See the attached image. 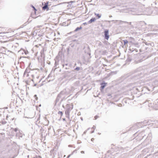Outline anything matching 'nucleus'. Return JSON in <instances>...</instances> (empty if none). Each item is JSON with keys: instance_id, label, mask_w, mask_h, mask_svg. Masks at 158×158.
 I'll return each instance as SVG.
<instances>
[{"instance_id": "09e8293b", "label": "nucleus", "mask_w": 158, "mask_h": 158, "mask_svg": "<svg viewBox=\"0 0 158 158\" xmlns=\"http://www.w3.org/2000/svg\"><path fill=\"white\" fill-rule=\"evenodd\" d=\"M72 2H68V3L69 4L70 3H72Z\"/></svg>"}, {"instance_id": "c9c22d12", "label": "nucleus", "mask_w": 158, "mask_h": 158, "mask_svg": "<svg viewBox=\"0 0 158 158\" xmlns=\"http://www.w3.org/2000/svg\"><path fill=\"white\" fill-rule=\"evenodd\" d=\"M88 24V23H87L86 22H85V23H83V24L84 25H86Z\"/></svg>"}, {"instance_id": "7ed1b4c3", "label": "nucleus", "mask_w": 158, "mask_h": 158, "mask_svg": "<svg viewBox=\"0 0 158 158\" xmlns=\"http://www.w3.org/2000/svg\"><path fill=\"white\" fill-rule=\"evenodd\" d=\"M104 37L105 40H108L110 37L109 35V30L107 29H105L104 31Z\"/></svg>"}, {"instance_id": "13d9d810", "label": "nucleus", "mask_w": 158, "mask_h": 158, "mask_svg": "<svg viewBox=\"0 0 158 158\" xmlns=\"http://www.w3.org/2000/svg\"><path fill=\"white\" fill-rule=\"evenodd\" d=\"M120 105H121V104H119V105H118V106H120Z\"/></svg>"}, {"instance_id": "a18cd8bd", "label": "nucleus", "mask_w": 158, "mask_h": 158, "mask_svg": "<svg viewBox=\"0 0 158 158\" xmlns=\"http://www.w3.org/2000/svg\"><path fill=\"white\" fill-rule=\"evenodd\" d=\"M31 76H32V78H34V75H33V74H32V75H31Z\"/></svg>"}, {"instance_id": "473e14b6", "label": "nucleus", "mask_w": 158, "mask_h": 158, "mask_svg": "<svg viewBox=\"0 0 158 158\" xmlns=\"http://www.w3.org/2000/svg\"><path fill=\"white\" fill-rule=\"evenodd\" d=\"M6 123V121H2V123L3 124H5Z\"/></svg>"}, {"instance_id": "4be33fe9", "label": "nucleus", "mask_w": 158, "mask_h": 158, "mask_svg": "<svg viewBox=\"0 0 158 158\" xmlns=\"http://www.w3.org/2000/svg\"><path fill=\"white\" fill-rule=\"evenodd\" d=\"M144 43L146 45H151V46H152L151 44L150 43L147 42H144Z\"/></svg>"}, {"instance_id": "f03ea898", "label": "nucleus", "mask_w": 158, "mask_h": 158, "mask_svg": "<svg viewBox=\"0 0 158 158\" xmlns=\"http://www.w3.org/2000/svg\"><path fill=\"white\" fill-rule=\"evenodd\" d=\"M111 21H114V23L117 24V25H122L124 24L125 25V26H127L128 25H131V22H128L127 21H123L122 20H112ZM109 22H110V21H109Z\"/></svg>"}, {"instance_id": "1a4fd4ad", "label": "nucleus", "mask_w": 158, "mask_h": 158, "mask_svg": "<svg viewBox=\"0 0 158 158\" xmlns=\"http://www.w3.org/2000/svg\"><path fill=\"white\" fill-rule=\"evenodd\" d=\"M66 106V110H68L70 111L71 110L73 109V105H71L70 104H67Z\"/></svg>"}, {"instance_id": "f3484780", "label": "nucleus", "mask_w": 158, "mask_h": 158, "mask_svg": "<svg viewBox=\"0 0 158 158\" xmlns=\"http://www.w3.org/2000/svg\"><path fill=\"white\" fill-rule=\"evenodd\" d=\"M50 152L51 155L53 154V155H54L56 154V152H54V149L51 150Z\"/></svg>"}, {"instance_id": "3c124183", "label": "nucleus", "mask_w": 158, "mask_h": 158, "mask_svg": "<svg viewBox=\"0 0 158 158\" xmlns=\"http://www.w3.org/2000/svg\"><path fill=\"white\" fill-rule=\"evenodd\" d=\"M86 132V131H85L84 132V134H85Z\"/></svg>"}, {"instance_id": "37998d69", "label": "nucleus", "mask_w": 158, "mask_h": 158, "mask_svg": "<svg viewBox=\"0 0 158 158\" xmlns=\"http://www.w3.org/2000/svg\"><path fill=\"white\" fill-rule=\"evenodd\" d=\"M27 58V57L22 56V57H21L20 59H21V58Z\"/></svg>"}, {"instance_id": "423d86ee", "label": "nucleus", "mask_w": 158, "mask_h": 158, "mask_svg": "<svg viewBox=\"0 0 158 158\" xmlns=\"http://www.w3.org/2000/svg\"><path fill=\"white\" fill-rule=\"evenodd\" d=\"M84 49H85V53H87L89 56L90 55V51L89 46L87 45L85 47Z\"/></svg>"}, {"instance_id": "c85d7f7f", "label": "nucleus", "mask_w": 158, "mask_h": 158, "mask_svg": "<svg viewBox=\"0 0 158 158\" xmlns=\"http://www.w3.org/2000/svg\"><path fill=\"white\" fill-rule=\"evenodd\" d=\"M44 53V48H43L42 50L40 51V53L41 55L43 54Z\"/></svg>"}, {"instance_id": "864d4df0", "label": "nucleus", "mask_w": 158, "mask_h": 158, "mask_svg": "<svg viewBox=\"0 0 158 158\" xmlns=\"http://www.w3.org/2000/svg\"><path fill=\"white\" fill-rule=\"evenodd\" d=\"M81 118V119L82 120H83V118Z\"/></svg>"}, {"instance_id": "8fccbe9b", "label": "nucleus", "mask_w": 158, "mask_h": 158, "mask_svg": "<svg viewBox=\"0 0 158 158\" xmlns=\"http://www.w3.org/2000/svg\"><path fill=\"white\" fill-rule=\"evenodd\" d=\"M109 17H112V16L111 15H109Z\"/></svg>"}, {"instance_id": "412c9836", "label": "nucleus", "mask_w": 158, "mask_h": 158, "mask_svg": "<svg viewBox=\"0 0 158 158\" xmlns=\"http://www.w3.org/2000/svg\"><path fill=\"white\" fill-rule=\"evenodd\" d=\"M17 135H18L20 137H22L23 135V134L21 132H19L18 134H17Z\"/></svg>"}, {"instance_id": "f8f14e48", "label": "nucleus", "mask_w": 158, "mask_h": 158, "mask_svg": "<svg viewBox=\"0 0 158 158\" xmlns=\"http://www.w3.org/2000/svg\"><path fill=\"white\" fill-rule=\"evenodd\" d=\"M96 19L95 18H92L89 20L88 22V24H90L94 22Z\"/></svg>"}, {"instance_id": "6ab92c4d", "label": "nucleus", "mask_w": 158, "mask_h": 158, "mask_svg": "<svg viewBox=\"0 0 158 158\" xmlns=\"http://www.w3.org/2000/svg\"><path fill=\"white\" fill-rule=\"evenodd\" d=\"M61 98V99L59 103L58 104V105L59 106L61 104L62 102L65 99V97H63V98Z\"/></svg>"}, {"instance_id": "393cba45", "label": "nucleus", "mask_w": 158, "mask_h": 158, "mask_svg": "<svg viewBox=\"0 0 158 158\" xmlns=\"http://www.w3.org/2000/svg\"><path fill=\"white\" fill-rule=\"evenodd\" d=\"M31 7L33 8V10L35 11H37V10L35 9V7L33 5H31Z\"/></svg>"}, {"instance_id": "b1692460", "label": "nucleus", "mask_w": 158, "mask_h": 158, "mask_svg": "<svg viewBox=\"0 0 158 158\" xmlns=\"http://www.w3.org/2000/svg\"><path fill=\"white\" fill-rule=\"evenodd\" d=\"M155 105L157 106L156 109H158V99L156 100V102H155Z\"/></svg>"}, {"instance_id": "7c9ffc66", "label": "nucleus", "mask_w": 158, "mask_h": 158, "mask_svg": "<svg viewBox=\"0 0 158 158\" xmlns=\"http://www.w3.org/2000/svg\"><path fill=\"white\" fill-rule=\"evenodd\" d=\"M99 117V116L98 115H96L94 116V118H95V119L96 120Z\"/></svg>"}, {"instance_id": "603ef678", "label": "nucleus", "mask_w": 158, "mask_h": 158, "mask_svg": "<svg viewBox=\"0 0 158 158\" xmlns=\"http://www.w3.org/2000/svg\"><path fill=\"white\" fill-rule=\"evenodd\" d=\"M56 64V61H55V65Z\"/></svg>"}, {"instance_id": "0eeeda50", "label": "nucleus", "mask_w": 158, "mask_h": 158, "mask_svg": "<svg viewBox=\"0 0 158 158\" xmlns=\"http://www.w3.org/2000/svg\"><path fill=\"white\" fill-rule=\"evenodd\" d=\"M152 122V121L150 120H144L142 123H143V124L144 125V126H146L147 125H151Z\"/></svg>"}, {"instance_id": "a211bd4d", "label": "nucleus", "mask_w": 158, "mask_h": 158, "mask_svg": "<svg viewBox=\"0 0 158 158\" xmlns=\"http://www.w3.org/2000/svg\"><path fill=\"white\" fill-rule=\"evenodd\" d=\"M82 27L81 26H80V27H77L74 30L75 32H77L79 30H81L82 29Z\"/></svg>"}, {"instance_id": "a19ab883", "label": "nucleus", "mask_w": 158, "mask_h": 158, "mask_svg": "<svg viewBox=\"0 0 158 158\" xmlns=\"http://www.w3.org/2000/svg\"><path fill=\"white\" fill-rule=\"evenodd\" d=\"M94 140V138H92L91 139V141H93Z\"/></svg>"}, {"instance_id": "c03bdc74", "label": "nucleus", "mask_w": 158, "mask_h": 158, "mask_svg": "<svg viewBox=\"0 0 158 158\" xmlns=\"http://www.w3.org/2000/svg\"><path fill=\"white\" fill-rule=\"evenodd\" d=\"M94 130H93V131H91V133H94Z\"/></svg>"}, {"instance_id": "052dcab7", "label": "nucleus", "mask_w": 158, "mask_h": 158, "mask_svg": "<svg viewBox=\"0 0 158 158\" xmlns=\"http://www.w3.org/2000/svg\"><path fill=\"white\" fill-rule=\"evenodd\" d=\"M156 27L158 28V25L157 26H156Z\"/></svg>"}, {"instance_id": "dca6fc26", "label": "nucleus", "mask_w": 158, "mask_h": 158, "mask_svg": "<svg viewBox=\"0 0 158 158\" xmlns=\"http://www.w3.org/2000/svg\"><path fill=\"white\" fill-rule=\"evenodd\" d=\"M94 15L97 16V19H98L100 18L102 16L101 14H99L98 13L97 14L95 13H94Z\"/></svg>"}, {"instance_id": "2eb2a0df", "label": "nucleus", "mask_w": 158, "mask_h": 158, "mask_svg": "<svg viewBox=\"0 0 158 158\" xmlns=\"http://www.w3.org/2000/svg\"><path fill=\"white\" fill-rule=\"evenodd\" d=\"M61 98L60 96L59 95H58V94L55 100V104H56L59 101V100Z\"/></svg>"}, {"instance_id": "e433bc0d", "label": "nucleus", "mask_w": 158, "mask_h": 158, "mask_svg": "<svg viewBox=\"0 0 158 158\" xmlns=\"http://www.w3.org/2000/svg\"><path fill=\"white\" fill-rule=\"evenodd\" d=\"M95 128H96L95 126H93V127H92L91 129H95Z\"/></svg>"}, {"instance_id": "5701e85b", "label": "nucleus", "mask_w": 158, "mask_h": 158, "mask_svg": "<svg viewBox=\"0 0 158 158\" xmlns=\"http://www.w3.org/2000/svg\"><path fill=\"white\" fill-rule=\"evenodd\" d=\"M123 41L124 42V45H125L126 44H127V43H128V41L126 40H124Z\"/></svg>"}, {"instance_id": "a878e982", "label": "nucleus", "mask_w": 158, "mask_h": 158, "mask_svg": "<svg viewBox=\"0 0 158 158\" xmlns=\"http://www.w3.org/2000/svg\"><path fill=\"white\" fill-rule=\"evenodd\" d=\"M58 114H60L61 115V116H62L63 114V113L62 111H59L58 112Z\"/></svg>"}, {"instance_id": "ddd939ff", "label": "nucleus", "mask_w": 158, "mask_h": 158, "mask_svg": "<svg viewBox=\"0 0 158 158\" xmlns=\"http://www.w3.org/2000/svg\"><path fill=\"white\" fill-rule=\"evenodd\" d=\"M30 71L31 70L27 68L24 72L23 76L25 77L27 73H30Z\"/></svg>"}, {"instance_id": "5fc2aeb1", "label": "nucleus", "mask_w": 158, "mask_h": 158, "mask_svg": "<svg viewBox=\"0 0 158 158\" xmlns=\"http://www.w3.org/2000/svg\"><path fill=\"white\" fill-rule=\"evenodd\" d=\"M76 150H74L73 151V152H75Z\"/></svg>"}, {"instance_id": "9d476101", "label": "nucleus", "mask_w": 158, "mask_h": 158, "mask_svg": "<svg viewBox=\"0 0 158 158\" xmlns=\"http://www.w3.org/2000/svg\"><path fill=\"white\" fill-rule=\"evenodd\" d=\"M106 84L107 83H105L104 82H103L102 83H101L100 90L101 91L106 86Z\"/></svg>"}, {"instance_id": "0e129e2a", "label": "nucleus", "mask_w": 158, "mask_h": 158, "mask_svg": "<svg viewBox=\"0 0 158 158\" xmlns=\"http://www.w3.org/2000/svg\"><path fill=\"white\" fill-rule=\"evenodd\" d=\"M157 68H158V67Z\"/></svg>"}, {"instance_id": "4c0bfd02", "label": "nucleus", "mask_w": 158, "mask_h": 158, "mask_svg": "<svg viewBox=\"0 0 158 158\" xmlns=\"http://www.w3.org/2000/svg\"><path fill=\"white\" fill-rule=\"evenodd\" d=\"M135 89L136 91H139H139H139V89H138V88H135Z\"/></svg>"}, {"instance_id": "2f4dec72", "label": "nucleus", "mask_w": 158, "mask_h": 158, "mask_svg": "<svg viewBox=\"0 0 158 158\" xmlns=\"http://www.w3.org/2000/svg\"><path fill=\"white\" fill-rule=\"evenodd\" d=\"M34 97L35 98V99L36 100H37L38 98L37 97V95L35 94L34 95Z\"/></svg>"}, {"instance_id": "e2e57ef3", "label": "nucleus", "mask_w": 158, "mask_h": 158, "mask_svg": "<svg viewBox=\"0 0 158 158\" xmlns=\"http://www.w3.org/2000/svg\"><path fill=\"white\" fill-rule=\"evenodd\" d=\"M136 45H138V44H136Z\"/></svg>"}, {"instance_id": "f704fd0d", "label": "nucleus", "mask_w": 158, "mask_h": 158, "mask_svg": "<svg viewBox=\"0 0 158 158\" xmlns=\"http://www.w3.org/2000/svg\"><path fill=\"white\" fill-rule=\"evenodd\" d=\"M25 26V25L23 24L22 25H21L20 27V28H22L23 27Z\"/></svg>"}, {"instance_id": "bb28decb", "label": "nucleus", "mask_w": 158, "mask_h": 158, "mask_svg": "<svg viewBox=\"0 0 158 158\" xmlns=\"http://www.w3.org/2000/svg\"><path fill=\"white\" fill-rule=\"evenodd\" d=\"M69 48H67V54H69Z\"/></svg>"}, {"instance_id": "39448f33", "label": "nucleus", "mask_w": 158, "mask_h": 158, "mask_svg": "<svg viewBox=\"0 0 158 158\" xmlns=\"http://www.w3.org/2000/svg\"><path fill=\"white\" fill-rule=\"evenodd\" d=\"M18 52L20 54L23 55L25 54L27 55L28 53V51L26 49H24L23 48H21L20 50L18 51Z\"/></svg>"}, {"instance_id": "bf43d9fd", "label": "nucleus", "mask_w": 158, "mask_h": 158, "mask_svg": "<svg viewBox=\"0 0 158 158\" xmlns=\"http://www.w3.org/2000/svg\"><path fill=\"white\" fill-rule=\"evenodd\" d=\"M63 120H65V118L63 119Z\"/></svg>"}, {"instance_id": "680f3d73", "label": "nucleus", "mask_w": 158, "mask_h": 158, "mask_svg": "<svg viewBox=\"0 0 158 158\" xmlns=\"http://www.w3.org/2000/svg\"><path fill=\"white\" fill-rule=\"evenodd\" d=\"M71 46V47H73V46Z\"/></svg>"}, {"instance_id": "20e7f679", "label": "nucleus", "mask_w": 158, "mask_h": 158, "mask_svg": "<svg viewBox=\"0 0 158 158\" xmlns=\"http://www.w3.org/2000/svg\"><path fill=\"white\" fill-rule=\"evenodd\" d=\"M67 95V93L65 89L61 91L58 94V95H59L60 96L61 98H63V97H65V98L66 95Z\"/></svg>"}, {"instance_id": "f257e3e1", "label": "nucleus", "mask_w": 158, "mask_h": 158, "mask_svg": "<svg viewBox=\"0 0 158 158\" xmlns=\"http://www.w3.org/2000/svg\"><path fill=\"white\" fill-rule=\"evenodd\" d=\"M141 73V72H139L137 73H135L132 75L127 74L125 76V78H127L128 79H131L133 80H136L140 78V76Z\"/></svg>"}, {"instance_id": "6e6d98bb", "label": "nucleus", "mask_w": 158, "mask_h": 158, "mask_svg": "<svg viewBox=\"0 0 158 158\" xmlns=\"http://www.w3.org/2000/svg\"><path fill=\"white\" fill-rule=\"evenodd\" d=\"M120 105H121V104H119V105H118V106H120Z\"/></svg>"}, {"instance_id": "6e6552de", "label": "nucleus", "mask_w": 158, "mask_h": 158, "mask_svg": "<svg viewBox=\"0 0 158 158\" xmlns=\"http://www.w3.org/2000/svg\"><path fill=\"white\" fill-rule=\"evenodd\" d=\"M48 2H46L45 3L44 6L42 7L43 10H46L47 11H48L49 10V7H48Z\"/></svg>"}, {"instance_id": "49530a36", "label": "nucleus", "mask_w": 158, "mask_h": 158, "mask_svg": "<svg viewBox=\"0 0 158 158\" xmlns=\"http://www.w3.org/2000/svg\"><path fill=\"white\" fill-rule=\"evenodd\" d=\"M149 26H153V25H149Z\"/></svg>"}, {"instance_id": "4d7b16f0", "label": "nucleus", "mask_w": 158, "mask_h": 158, "mask_svg": "<svg viewBox=\"0 0 158 158\" xmlns=\"http://www.w3.org/2000/svg\"><path fill=\"white\" fill-rule=\"evenodd\" d=\"M120 105H121V104H119V105H118V106H120Z\"/></svg>"}, {"instance_id": "79ce46f5", "label": "nucleus", "mask_w": 158, "mask_h": 158, "mask_svg": "<svg viewBox=\"0 0 158 158\" xmlns=\"http://www.w3.org/2000/svg\"><path fill=\"white\" fill-rule=\"evenodd\" d=\"M81 153H84V151H81Z\"/></svg>"}, {"instance_id": "72a5a7b5", "label": "nucleus", "mask_w": 158, "mask_h": 158, "mask_svg": "<svg viewBox=\"0 0 158 158\" xmlns=\"http://www.w3.org/2000/svg\"><path fill=\"white\" fill-rule=\"evenodd\" d=\"M13 130L15 132H16L18 131V129L17 128H15L13 129Z\"/></svg>"}, {"instance_id": "58836bf2", "label": "nucleus", "mask_w": 158, "mask_h": 158, "mask_svg": "<svg viewBox=\"0 0 158 158\" xmlns=\"http://www.w3.org/2000/svg\"><path fill=\"white\" fill-rule=\"evenodd\" d=\"M28 21H27V22H26V23H24V25H25V26H26L27 24H28Z\"/></svg>"}, {"instance_id": "4468645a", "label": "nucleus", "mask_w": 158, "mask_h": 158, "mask_svg": "<svg viewBox=\"0 0 158 158\" xmlns=\"http://www.w3.org/2000/svg\"><path fill=\"white\" fill-rule=\"evenodd\" d=\"M70 111L68 110H66L65 111V114L66 115V117L68 118H69V113Z\"/></svg>"}, {"instance_id": "9b49d317", "label": "nucleus", "mask_w": 158, "mask_h": 158, "mask_svg": "<svg viewBox=\"0 0 158 158\" xmlns=\"http://www.w3.org/2000/svg\"><path fill=\"white\" fill-rule=\"evenodd\" d=\"M62 66L63 68H64V69H69V67H70V65L68 63H66L64 64H63Z\"/></svg>"}, {"instance_id": "de8ad7c7", "label": "nucleus", "mask_w": 158, "mask_h": 158, "mask_svg": "<svg viewBox=\"0 0 158 158\" xmlns=\"http://www.w3.org/2000/svg\"><path fill=\"white\" fill-rule=\"evenodd\" d=\"M62 107L64 108H65V107H64V105H63L62 106Z\"/></svg>"}, {"instance_id": "aec40b11", "label": "nucleus", "mask_w": 158, "mask_h": 158, "mask_svg": "<svg viewBox=\"0 0 158 158\" xmlns=\"http://www.w3.org/2000/svg\"><path fill=\"white\" fill-rule=\"evenodd\" d=\"M131 60V59L130 57H128L126 60V63H127L128 62H130Z\"/></svg>"}, {"instance_id": "c756f323", "label": "nucleus", "mask_w": 158, "mask_h": 158, "mask_svg": "<svg viewBox=\"0 0 158 158\" xmlns=\"http://www.w3.org/2000/svg\"><path fill=\"white\" fill-rule=\"evenodd\" d=\"M34 158H42V157L40 156H36Z\"/></svg>"}, {"instance_id": "69168bd1", "label": "nucleus", "mask_w": 158, "mask_h": 158, "mask_svg": "<svg viewBox=\"0 0 158 158\" xmlns=\"http://www.w3.org/2000/svg\"><path fill=\"white\" fill-rule=\"evenodd\" d=\"M157 30H158V29Z\"/></svg>"}, {"instance_id": "ea45409f", "label": "nucleus", "mask_w": 158, "mask_h": 158, "mask_svg": "<svg viewBox=\"0 0 158 158\" xmlns=\"http://www.w3.org/2000/svg\"><path fill=\"white\" fill-rule=\"evenodd\" d=\"M29 73H27L25 76H26V77H28L29 76Z\"/></svg>"}, {"instance_id": "cd10ccee", "label": "nucleus", "mask_w": 158, "mask_h": 158, "mask_svg": "<svg viewBox=\"0 0 158 158\" xmlns=\"http://www.w3.org/2000/svg\"><path fill=\"white\" fill-rule=\"evenodd\" d=\"M80 69V68L78 67H77L75 69V70L78 71Z\"/></svg>"}]
</instances>
